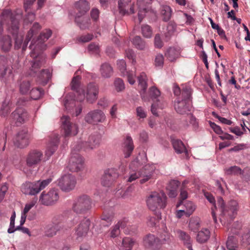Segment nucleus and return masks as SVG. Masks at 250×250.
<instances>
[{
  "instance_id": "7ed1b4c3",
  "label": "nucleus",
  "mask_w": 250,
  "mask_h": 250,
  "mask_svg": "<svg viewBox=\"0 0 250 250\" xmlns=\"http://www.w3.org/2000/svg\"><path fill=\"white\" fill-rule=\"evenodd\" d=\"M138 158L133 161L130 164V168L132 169V171L130 173L127 182H132L140 177L141 179L140 180V183L142 184L151 178L154 170V167L153 166L146 165L141 170L138 171Z\"/></svg>"
},
{
  "instance_id": "393cba45",
  "label": "nucleus",
  "mask_w": 250,
  "mask_h": 250,
  "mask_svg": "<svg viewBox=\"0 0 250 250\" xmlns=\"http://www.w3.org/2000/svg\"><path fill=\"white\" fill-rule=\"evenodd\" d=\"M171 141L175 152L178 154L184 153L185 157L188 158V151L182 141L178 139L173 138L171 139Z\"/></svg>"
},
{
  "instance_id": "37998d69",
  "label": "nucleus",
  "mask_w": 250,
  "mask_h": 250,
  "mask_svg": "<svg viewBox=\"0 0 250 250\" xmlns=\"http://www.w3.org/2000/svg\"><path fill=\"white\" fill-rule=\"evenodd\" d=\"M133 44L138 49L143 50L146 47L145 41L139 36L135 37L132 41Z\"/></svg>"
},
{
  "instance_id": "9d476101",
  "label": "nucleus",
  "mask_w": 250,
  "mask_h": 250,
  "mask_svg": "<svg viewBox=\"0 0 250 250\" xmlns=\"http://www.w3.org/2000/svg\"><path fill=\"white\" fill-rule=\"evenodd\" d=\"M91 207V199L88 195L83 194L75 199L72 206V210L77 214H84L89 210Z\"/></svg>"
},
{
  "instance_id": "e2e57ef3",
  "label": "nucleus",
  "mask_w": 250,
  "mask_h": 250,
  "mask_svg": "<svg viewBox=\"0 0 250 250\" xmlns=\"http://www.w3.org/2000/svg\"><path fill=\"white\" fill-rule=\"evenodd\" d=\"M8 188V186L6 183H4L1 185L0 188V202L3 199Z\"/></svg>"
},
{
  "instance_id": "6e6d98bb",
  "label": "nucleus",
  "mask_w": 250,
  "mask_h": 250,
  "mask_svg": "<svg viewBox=\"0 0 250 250\" xmlns=\"http://www.w3.org/2000/svg\"><path fill=\"white\" fill-rule=\"evenodd\" d=\"M164 58L162 54H158L155 57L154 64L156 66L162 67L163 65Z\"/></svg>"
},
{
  "instance_id": "f704fd0d",
  "label": "nucleus",
  "mask_w": 250,
  "mask_h": 250,
  "mask_svg": "<svg viewBox=\"0 0 250 250\" xmlns=\"http://www.w3.org/2000/svg\"><path fill=\"white\" fill-rule=\"evenodd\" d=\"M124 152L125 157H129L134 149L133 141L131 137L127 136L124 143Z\"/></svg>"
},
{
  "instance_id": "2f4dec72",
  "label": "nucleus",
  "mask_w": 250,
  "mask_h": 250,
  "mask_svg": "<svg viewBox=\"0 0 250 250\" xmlns=\"http://www.w3.org/2000/svg\"><path fill=\"white\" fill-rule=\"evenodd\" d=\"M210 236V231L207 229H202L198 232L196 236V240L199 243H204L208 241Z\"/></svg>"
},
{
  "instance_id": "603ef678",
  "label": "nucleus",
  "mask_w": 250,
  "mask_h": 250,
  "mask_svg": "<svg viewBox=\"0 0 250 250\" xmlns=\"http://www.w3.org/2000/svg\"><path fill=\"white\" fill-rule=\"evenodd\" d=\"M167 32L165 33L166 41H168L172 35L175 31V27L174 25L171 23L168 24L167 26Z\"/></svg>"
},
{
  "instance_id": "49530a36",
  "label": "nucleus",
  "mask_w": 250,
  "mask_h": 250,
  "mask_svg": "<svg viewBox=\"0 0 250 250\" xmlns=\"http://www.w3.org/2000/svg\"><path fill=\"white\" fill-rule=\"evenodd\" d=\"M226 172L228 175H238L242 174L243 171L240 167L234 166L226 169Z\"/></svg>"
},
{
  "instance_id": "de8ad7c7",
  "label": "nucleus",
  "mask_w": 250,
  "mask_h": 250,
  "mask_svg": "<svg viewBox=\"0 0 250 250\" xmlns=\"http://www.w3.org/2000/svg\"><path fill=\"white\" fill-rule=\"evenodd\" d=\"M11 104L6 103V101L3 103L0 110V114L5 116L11 111Z\"/></svg>"
},
{
  "instance_id": "c9c22d12",
  "label": "nucleus",
  "mask_w": 250,
  "mask_h": 250,
  "mask_svg": "<svg viewBox=\"0 0 250 250\" xmlns=\"http://www.w3.org/2000/svg\"><path fill=\"white\" fill-rule=\"evenodd\" d=\"M114 213L112 211H104L101 217L102 224L104 226H109L113 219Z\"/></svg>"
},
{
  "instance_id": "c756f323",
  "label": "nucleus",
  "mask_w": 250,
  "mask_h": 250,
  "mask_svg": "<svg viewBox=\"0 0 250 250\" xmlns=\"http://www.w3.org/2000/svg\"><path fill=\"white\" fill-rule=\"evenodd\" d=\"M179 239L183 241L184 245L188 250H192L191 245V239L190 236L186 232L181 230H178L176 232Z\"/></svg>"
},
{
  "instance_id": "412c9836",
  "label": "nucleus",
  "mask_w": 250,
  "mask_h": 250,
  "mask_svg": "<svg viewBox=\"0 0 250 250\" xmlns=\"http://www.w3.org/2000/svg\"><path fill=\"white\" fill-rule=\"evenodd\" d=\"M11 118L17 125L25 122L28 119V114L25 109L19 108L15 110L11 115Z\"/></svg>"
},
{
  "instance_id": "bb28decb",
  "label": "nucleus",
  "mask_w": 250,
  "mask_h": 250,
  "mask_svg": "<svg viewBox=\"0 0 250 250\" xmlns=\"http://www.w3.org/2000/svg\"><path fill=\"white\" fill-rule=\"evenodd\" d=\"M75 7L78 11L77 15H84L90 9V5L85 0H80L75 3Z\"/></svg>"
},
{
  "instance_id": "864d4df0",
  "label": "nucleus",
  "mask_w": 250,
  "mask_h": 250,
  "mask_svg": "<svg viewBox=\"0 0 250 250\" xmlns=\"http://www.w3.org/2000/svg\"><path fill=\"white\" fill-rule=\"evenodd\" d=\"M161 219V213L158 212L157 214V218L154 217H150L148 222L147 225L150 227H154L159 222V220Z\"/></svg>"
},
{
  "instance_id": "774afa93",
  "label": "nucleus",
  "mask_w": 250,
  "mask_h": 250,
  "mask_svg": "<svg viewBox=\"0 0 250 250\" xmlns=\"http://www.w3.org/2000/svg\"><path fill=\"white\" fill-rule=\"evenodd\" d=\"M136 112L137 116L140 118H144L146 117V113L141 106H139L136 108Z\"/></svg>"
},
{
  "instance_id": "5fc2aeb1",
  "label": "nucleus",
  "mask_w": 250,
  "mask_h": 250,
  "mask_svg": "<svg viewBox=\"0 0 250 250\" xmlns=\"http://www.w3.org/2000/svg\"><path fill=\"white\" fill-rule=\"evenodd\" d=\"M34 34L35 33L33 31V29H30L28 32L22 47V50H25L26 49L29 42L31 40Z\"/></svg>"
},
{
  "instance_id": "9b49d317",
  "label": "nucleus",
  "mask_w": 250,
  "mask_h": 250,
  "mask_svg": "<svg viewBox=\"0 0 250 250\" xmlns=\"http://www.w3.org/2000/svg\"><path fill=\"white\" fill-rule=\"evenodd\" d=\"M100 142V136L98 134H92L89 136L87 141L78 144H73L72 148L77 150L83 149L84 151H89L97 147Z\"/></svg>"
},
{
  "instance_id": "6ab92c4d",
  "label": "nucleus",
  "mask_w": 250,
  "mask_h": 250,
  "mask_svg": "<svg viewBox=\"0 0 250 250\" xmlns=\"http://www.w3.org/2000/svg\"><path fill=\"white\" fill-rule=\"evenodd\" d=\"M118 177V174L114 169H109L104 171L101 184L104 187H110Z\"/></svg>"
},
{
  "instance_id": "cd10ccee",
  "label": "nucleus",
  "mask_w": 250,
  "mask_h": 250,
  "mask_svg": "<svg viewBox=\"0 0 250 250\" xmlns=\"http://www.w3.org/2000/svg\"><path fill=\"white\" fill-rule=\"evenodd\" d=\"M75 22L82 30L89 29L91 25V21L88 17L78 15L75 18Z\"/></svg>"
},
{
  "instance_id": "f257e3e1",
  "label": "nucleus",
  "mask_w": 250,
  "mask_h": 250,
  "mask_svg": "<svg viewBox=\"0 0 250 250\" xmlns=\"http://www.w3.org/2000/svg\"><path fill=\"white\" fill-rule=\"evenodd\" d=\"M52 34L50 29L43 30L37 40L34 43L33 41L29 46L31 50L30 56L33 59L31 62V71L34 73H37L38 70L46 63V56L42 51L46 49V45L45 42L50 37Z\"/></svg>"
},
{
  "instance_id": "ddd939ff",
  "label": "nucleus",
  "mask_w": 250,
  "mask_h": 250,
  "mask_svg": "<svg viewBox=\"0 0 250 250\" xmlns=\"http://www.w3.org/2000/svg\"><path fill=\"white\" fill-rule=\"evenodd\" d=\"M76 177L70 174L63 175L58 180V186L65 192H69L73 190L76 185Z\"/></svg>"
},
{
  "instance_id": "2eb2a0df",
  "label": "nucleus",
  "mask_w": 250,
  "mask_h": 250,
  "mask_svg": "<svg viewBox=\"0 0 250 250\" xmlns=\"http://www.w3.org/2000/svg\"><path fill=\"white\" fill-rule=\"evenodd\" d=\"M59 191L57 189H51L46 193L42 192L40 197V201L45 206L55 204L59 199Z\"/></svg>"
},
{
  "instance_id": "423d86ee",
  "label": "nucleus",
  "mask_w": 250,
  "mask_h": 250,
  "mask_svg": "<svg viewBox=\"0 0 250 250\" xmlns=\"http://www.w3.org/2000/svg\"><path fill=\"white\" fill-rule=\"evenodd\" d=\"M167 199L164 192H152L146 198V205L150 210L153 211L158 210L166 208Z\"/></svg>"
},
{
  "instance_id": "f8f14e48",
  "label": "nucleus",
  "mask_w": 250,
  "mask_h": 250,
  "mask_svg": "<svg viewBox=\"0 0 250 250\" xmlns=\"http://www.w3.org/2000/svg\"><path fill=\"white\" fill-rule=\"evenodd\" d=\"M72 154L67 167L71 172H79L84 169V161L83 157L76 153L78 150L72 147Z\"/></svg>"
},
{
  "instance_id": "a878e982",
  "label": "nucleus",
  "mask_w": 250,
  "mask_h": 250,
  "mask_svg": "<svg viewBox=\"0 0 250 250\" xmlns=\"http://www.w3.org/2000/svg\"><path fill=\"white\" fill-rule=\"evenodd\" d=\"M89 225L90 221L88 219H83L76 230L77 236L80 237L85 236L89 230Z\"/></svg>"
},
{
  "instance_id": "6e6552de",
  "label": "nucleus",
  "mask_w": 250,
  "mask_h": 250,
  "mask_svg": "<svg viewBox=\"0 0 250 250\" xmlns=\"http://www.w3.org/2000/svg\"><path fill=\"white\" fill-rule=\"evenodd\" d=\"M51 182V179L39 180L34 182H26L21 185V191L25 194L35 195L43 189Z\"/></svg>"
},
{
  "instance_id": "c85d7f7f",
  "label": "nucleus",
  "mask_w": 250,
  "mask_h": 250,
  "mask_svg": "<svg viewBox=\"0 0 250 250\" xmlns=\"http://www.w3.org/2000/svg\"><path fill=\"white\" fill-rule=\"evenodd\" d=\"M179 184L180 182L177 180H173L169 182L167 190V194L170 198H174L177 195Z\"/></svg>"
},
{
  "instance_id": "58836bf2",
  "label": "nucleus",
  "mask_w": 250,
  "mask_h": 250,
  "mask_svg": "<svg viewBox=\"0 0 250 250\" xmlns=\"http://www.w3.org/2000/svg\"><path fill=\"white\" fill-rule=\"evenodd\" d=\"M161 14L163 20L165 21H169L171 16V9L169 6L165 5L161 7Z\"/></svg>"
},
{
  "instance_id": "c03bdc74",
  "label": "nucleus",
  "mask_w": 250,
  "mask_h": 250,
  "mask_svg": "<svg viewBox=\"0 0 250 250\" xmlns=\"http://www.w3.org/2000/svg\"><path fill=\"white\" fill-rule=\"evenodd\" d=\"M31 87L29 81H23L20 85V92L22 94H27Z\"/></svg>"
},
{
  "instance_id": "a211bd4d",
  "label": "nucleus",
  "mask_w": 250,
  "mask_h": 250,
  "mask_svg": "<svg viewBox=\"0 0 250 250\" xmlns=\"http://www.w3.org/2000/svg\"><path fill=\"white\" fill-rule=\"evenodd\" d=\"M30 135L26 130H22L20 131L15 137L14 143V145L19 148H23L27 146L29 143Z\"/></svg>"
},
{
  "instance_id": "4d7b16f0",
  "label": "nucleus",
  "mask_w": 250,
  "mask_h": 250,
  "mask_svg": "<svg viewBox=\"0 0 250 250\" xmlns=\"http://www.w3.org/2000/svg\"><path fill=\"white\" fill-rule=\"evenodd\" d=\"M80 78L79 76L74 77L71 82L72 89L74 90H76V92L80 89H78L79 86V81Z\"/></svg>"
},
{
  "instance_id": "13d9d810",
  "label": "nucleus",
  "mask_w": 250,
  "mask_h": 250,
  "mask_svg": "<svg viewBox=\"0 0 250 250\" xmlns=\"http://www.w3.org/2000/svg\"><path fill=\"white\" fill-rule=\"evenodd\" d=\"M172 237L168 233H165L162 235L161 239L160 240V242L161 243V245L162 244H169L171 242Z\"/></svg>"
},
{
  "instance_id": "72a5a7b5",
  "label": "nucleus",
  "mask_w": 250,
  "mask_h": 250,
  "mask_svg": "<svg viewBox=\"0 0 250 250\" xmlns=\"http://www.w3.org/2000/svg\"><path fill=\"white\" fill-rule=\"evenodd\" d=\"M38 82L43 85L47 83L51 78V73L49 69H42L38 74Z\"/></svg>"
},
{
  "instance_id": "8fccbe9b",
  "label": "nucleus",
  "mask_w": 250,
  "mask_h": 250,
  "mask_svg": "<svg viewBox=\"0 0 250 250\" xmlns=\"http://www.w3.org/2000/svg\"><path fill=\"white\" fill-rule=\"evenodd\" d=\"M184 206L186 209V210L185 211L186 214L188 216L190 215L195 209V206L191 202H186L184 204Z\"/></svg>"
},
{
  "instance_id": "69168bd1",
  "label": "nucleus",
  "mask_w": 250,
  "mask_h": 250,
  "mask_svg": "<svg viewBox=\"0 0 250 250\" xmlns=\"http://www.w3.org/2000/svg\"><path fill=\"white\" fill-rule=\"evenodd\" d=\"M100 11L97 8H93L90 12L91 17L92 19L97 21L99 19Z\"/></svg>"
},
{
  "instance_id": "dca6fc26",
  "label": "nucleus",
  "mask_w": 250,
  "mask_h": 250,
  "mask_svg": "<svg viewBox=\"0 0 250 250\" xmlns=\"http://www.w3.org/2000/svg\"><path fill=\"white\" fill-rule=\"evenodd\" d=\"M143 245L150 250H159L161 247V243L159 238L149 233L144 236Z\"/></svg>"
},
{
  "instance_id": "4be33fe9",
  "label": "nucleus",
  "mask_w": 250,
  "mask_h": 250,
  "mask_svg": "<svg viewBox=\"0 0 250 250\" xmlns=\"http://www.w3.org/2000/svg\"><path fill=\"white\" fill-rule=\"evenodd\" d=\"M43 158L42 151L38 150H34L30 152L26 159V163L28 166L39 164Z\"/></svg>"
},
{
  "instance_id": "338daca9",
  "label": "nucleus",
  "mask_w": 250,
  "mask_h": 250,
  "mask_svg": "<svg viewBox=\"0 0 250 250\" xmlns=\"http://www.w3.org/2000/svg\"><path fill=\"white\" fill-rule=\"evenodd\" d=\"M35 205V202L32 201L29 203L26 204L22 213L27 215L28 212Z\"/></svg>"
},
{
  "instance_id": "39448f33",
  "label": "nucleus",
  "mask_w": 250,
  "mask_h": 250,
  "mask_svg": "<svg viewBox=\"0 0 250 250\" xmlns=\"http://www.w3.org/2000/svg\"><path fill=\"white\" fill-rule=\"evenodd\" d=\"M207 198L208 201L213 204L214 208H219L221 212L222 217L229 216L232 218L233 215L236 213L237 210V203L235 201H231L228 207H226L222 197H219L217 200V204L215 203L214 198L212 195L207 196Z\"/></svg>"
},
{
  "instance_id": "7c9ffc66",
  "label": "nucleus",
  "mask_w": 250,
  "mask_h": 250,
  "mask_svg": "<svg viewBox=\"0 0 250 250\" xmlns=\"http://www.w3.org/2000/svg\"><path fill=\"white\" fill-rule=\"evenodd\" d=\"M127 226V222L125 220H121L110 229V236L112 238H115L120 233V228L125 229Z\"/></svg>"
},
{
  "instance_id": "a19ab883",
  "label": "nucleus",
  "mask_w": 250,
  "mask_h": 250,
  "mask_svg": "<svg viewBox=\"0 0 250 250\" xmlns=\"http://www.w3.org/2000/svg\"><path fill=\"white\" fill-rule=\"evenodd\" d=\"M226 246L229 250H236L238 248L237 239L233 236H229Z\"/></svg>"
},
{
  "instance_id": "20e7f679",
  "label": "nucleus",
  "mask_w": 250,
  "mask_h": 250,
  "mask_svg": "<svg viewBox=\"0 0 250 250\" xmlns=\"http://www.w3.org/2000/svg\"><path fill=\"white\" fill-rule=\"evenodd\" d=\"M191 88L187 85H183L182 98H178L174 104V108L177 113L180 114H188L192 108Z\"/></svg>"
},
{
  "instance_id": "f03ea898",
  "label": "nucleus",
  "mask_w": 250,
  "mask_h": 250,
  "mask_svg": "<svg viewBox=\"0 0 250 250\" xmlns=\"http://www.w3.org/2000/svg\"><path fill=\"white\" fill-rule=\"evenodd\" d=\"M139 87L140 88V94L142 99L144 101H149V98L151 99L154 103L151 105V111L154 115H158L156 112V107L163 109L166 105V103L160 97V91L155 86L151 87L148 91V97L146 93L147 88V78L144 72H142L138 77Z\"/></svg>"
},
{
  "instance_id": "052dcab7",
  "label": "nucleus",
  "mask_w": 250,
  "mask_h": 250,
  "mask_svg": "<svg viewBox=\"0 0 250 250\" xmlns=\"http://www.w3.org/2000/svg\"><path fill=\"white\" fill-rule=\"evenodd\" d=\"M200 227V224L197 220H191L189 223V227L192 231L197 230Z\"/></svg>"
},
{
  "instance_id": "bf43d9fd",
  "label": "nucleus",
  "mask_w": 250,
  "mask_h": 250,
  "mask_svg": "<svg viewBox=\"0 0 250 250\" xmlns=\"http://www.w3.org/2000/svg\"><path fill=\"white\" fill-rule=\"evenodd\" d=\"M93 38V34H87L86 35H83V36L80 37L78 39V40L80 42H88L92 40Z\"/></svg>"
},
{
  "instance_id": "0eeeda50",
  "label": "nucleus",
  "mask_w": 250,
  "mask_h": 250,
  "mask_svg": "<svg viewBox=\"0 0 250 250\" xmlns=\"http://www.w3.org/2000/svg\"><path fill=\"white\" fill-rule=\"evenodd\" d=\"M5 24L7 30L13 34H16L19 29V21L10 10H4L1 14V21L0 23V35L3 28L2 26Z\"/></svg>"
},
{
  "instance_id": "3c124183",
  "label": "nucleus",
  "mask_w": 250,
  "mask_h": 250,
  "mask_svg": "<svg viewBox=\"0 0 250 250\" xmlns=\"http://www.w3.org/2000/svg\"><path fill=\"white\" fill-rule=\"evenodd\" d=\"M142 33L144 37L149 38L152 36V31L150 26L143 25L142 26Z\"/></svg>"
},
{
  "instance_id": "09e8293b",
  "label": "nucleus",
  "mask_w": 250,
  "mask_h": 250,
  "mask_svg": "<svg viewBox=\"0 0 250 250\" xmlns=\"http://www.w3.org/2000/svg\"><path fill=\"white\" fill-rule=\"evenodd\" d=\"M115 88L117 92L123 91L125 88V84L122 79L120 78L115 79L114 83Z\"/></svg>"
},
{
  "instance_id": "4c0bfd02",
  "label": "nucleus",
  "mask_w": 250,
  "mask_h": 250,
  "mask_svg": "<svg viewBox=\"0 0 250 250\" xmlns=\"http://www.w3.org/2000/svg\"><path fill=\"white\" fill-rule=\"evenodd\" d=\"M179 55V51L173 47L168 48L165 53V56L170 62L174 61L177 58Z\"/></svg>"
},
{
  "instance_id": "4468645a",
  "label": "nucleus",
  "mask_w": 250,
  "mask_h": 250,
  "mask_svg": "<svg viewBox=\"0 0 250 250\" xmlns=\"http://www.w3.org/2000/svg\"><path fill=\"white\" fill-rule=\"evenodd\" d=\"M62 128L65 138L76 135L78 132L77 125L70 122V118L66 116H63L61 118Z\"/></svg>"
},
{
  "instance_id": "473e14b6",
  "label": "nucleus",
  "mask_w": 250,
  "mask_h": 250,
  "mask_svg": "<svg viewBox=\"0 0 250 250\" xmlns=\"http://www.w3.org/2000/svg\"><path fill=\"white\" fill-rule=\"evenodd\" d=\"M12 41L9 36L0 37V47L2 51H9L12 47Z\"/></svg>"
},
{
  "instance_id": "ea45409f",
  "label": "nucleus",
  "mask_w": 250,
  "mask_h": 250,
  "mask_svg": "<svg viewBox=\"0 0 250 250\" xmlns=\"http://www.w3.org/2000/svg\"><path fill=\"white\" fill-rule=\"evenodd\" d=\"M61 226L60 224L50 225L47 227L46 230V235L49 237H52L56 234Z\"/></svg>"
},
{
  "instance_id": "b1692460",
  "label": "nucleus",
  "mask_w": 250,
  "mask_h": 250,
  "mask_svg": "<svg viewBox=\"0 0 250 250\" xmlns=\"http://www.w3.org/2000/svg\"><path fill=\"white\" fill-rule=\"evenodd\" d=\"M117 66L123 75H126L129 83L131 84H133L135 82L134 79L135 74L133 71H126V63L125 61L123 60L118 61L117 62Z\"/></svg>"
},
{
  "instance_id": "79ce46f5",
  "label": "nucleus",
  "mask_w": 250,
  "mask_h": 250,
  "mask_svg": "<svg viewBox=\"0 0 250 250\" xmlns=\"http://www.w3.org/2000/svg\"><path fill=\"white\" fill-rule=\"evenodd\" d=\"M134 244L133 240L129 237H125L122 240L121 248L123 250H131Z\"/></svg>"
},
{
  "instance_id": "f3484780",
  "label": "nucleus",
  "mask_w": 250,
  "mask_h": 250,
  "mask_svg": "<svg viewBox=\"0 0 250 250\" xmlns=\"http://www.w3.org/2000/svg\"><path fill=\"white\" fill-rule=\"evenodd\" d=\"M84 120L88 124H96L103 122L105 120V115L101 110H94L86 114Z\"/></svg>"
},
{
  "instance_id": "e433bc0d",
  "label": "nucleus",
  "mask_w": 250,
  "mask_h": 250,
  "mask_svg": "<svg viewBox=\"0 0 250 250\" xmlns=\"http://www.w3.org/2000/svg\"><path fill=\"white\" fill-rule=\"evenodd\" d=\"M100 73L102 77L109 78L112 74L113 69L109 63H104L101 66Z\"/></svg>"
},
{
  "instance_id": "5701e85b",
  "label": "nucleus",
  "mask_w": 250,
  "mask_h": 250,
  "mask_svg": "<svg viewBox=\"0 0 250 250\" xmlns=\"http://www.w3.org/2000/svg\"><path fill=\"white\" fill-rule=\"evenodd\" d=\"M59 143V135L56 134L53 135V137H51L50 139V142L47 145V146L45 150V157L46 158V160H48L56 150Z\"/></svg>"
},
{
  "instance_id": "680f3d73",
  "label": "nucleus",
  "mask_w": 250,
  "mask_h": 250,
  "mask_svg": "<svg viewBox=\"0 0 250 250\" xmlns=\"http://www.w3.org/2000/svg\"><path fill=\"white\" fill-rule=\"evenodd\" d=\"M155 46L158 48H161L163 46V42L159 34H156L154 38Z\"/></svg>"
},
{
  "instance_id": "aec40b11",
  "label": "nucleus",
  "mask_w": 250,
  "mask_h": 250,
  "mask_svg": "<svg viewBox=\"0 0 250 250\" xmlns=\"http://www.w3.org/2000/svg\"><path fill=\"white\" fill-rule=\"evenodd\" d=\"M12 73V67L8 64V61L5 57L0 56V77L9 78Z\"/></svg>"
},
{
  "instance_id": "0e129e2a",
  "label": "nucleus",
  "mask_w": 250,
  "mask_h": 250,
  "mask_svg": "<svg viewBox=\"0 0 250 250\" xmlns=\"http://www.w3.org/2000/svg\"><path fill=\"white\" fill-rule=\"evenodd\" d=\"M130 2V0H120L119 1V8L120 12L125 13V7Z\"/></svg>"
},
{
  "instance_id": "1a4fd4ad",
  "label": "nucleus",
  "mask_w": 250,
  "mask_h": 250,
  "mask_svg": "<svg viewBox=\"0 0 250 250\" xmlns=\"http://www.w3.org/2000/svg\"><path fill=\"white\" fill-rule=\"evenodd\" d=\"M98 88L94 83H89L85 90L80 89L77 92V99L80 102L83 101L85 98L89 103H93L97 98Z\"/></svg>"
},
{
  "instance_id": "a18cd8bd",
  "label": "nucleus",
  "mask_w": 250,
  "mask_h": 250,
  "mask_svg": "<svg viewBox=\"0 0 250 250\" xmlns=\"http://www.w3.org/2000/svg\"><path fill=\"white\" fill-rule=\"evenodd\" d=\"M29 94L31 99L36 100L39 99L43 94V91L41 88H32Z\"/></svg>"
}]
</instances>
